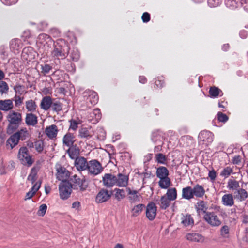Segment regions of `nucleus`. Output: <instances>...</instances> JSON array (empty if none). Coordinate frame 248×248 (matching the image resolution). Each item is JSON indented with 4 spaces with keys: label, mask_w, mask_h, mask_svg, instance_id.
<instances>
[{
    "label": "nucleus",
    "mask_w": 248,
    "mask_h": 248,
    "mask_svg": "<svg viewBox=\"0 0 248 248\" xmlns=\"http://www.w3.org/2000/svg\"><path fill=\"white\" fill-rule=\"evenodd\" d=\"M226 186L229 190L233 192L234 199L239 202L244 201L248 197V192L245 189L240 187L239 181L235 179H229Z\"/></svg>",
    "instance_id": "nucleus-1"
},
{
    "label": "nucleus",
    "mask_w": 248,
    "mask_h": 248,
    "mask_svg": "<svg viewBox=\"0 0 248 248\" xmlns=\"http://www.w3.org/2000/svg\"><path fill=\"white\" fill-rule=\"evenodd\" d=\"M8 124L6 131L8 134H12L21 125L22 119L21 113L14 110L10 111L6 116Z\"/></svg>",
    "instance_id": "nucleus-2"
},
{
    "label": "nucleus",
    "mask_w": 248,
    "mask_h": 248,
    "mask_svg": "<svg viewBox=\"0 0 248 248\" xmlns=\"http://www.w3.org/2000/svg\"><path fill=\"white\" fill-rule=\"evenodd\" d=\"M54 49L51 52V56L55 58L64 59L67 56L69 47L62 39H59L54 42Z\"/></svg>",
    "instance_id": "nucleus-3"
},
{
    "label": "nucleus",
    "mask_w": 248,
    "mask_h": 248,
    "mask_svg": "<svg viewBox=\"0 0 248 248\" xmlns=\"http://www.w3.org/2000/svg\"><path fill=\"white\" fill-rule=\"evenodd\" d=\"M38 170L39 169L38 167H33L31 169V173L28 176V180L30 181L33 185L31 188V189L26 193L25 199L26 200L31 199L40 187L41 182H36L35 183L36 180V176Z\"/></svg>",
    "instance_id": "nucleus-4"
},
{
    "label": "nucleus",
    "mask_w": 248,
    "mask_h": 248,
    "mask_svg": "<svg viewBox=\"0 0 248 248\" xmlns=\"http://www.w3.org/2000/svg\"><path fill=\"white\" fill-rule=\"evenodd\" d=\"M69 181L72 188L74 190L82 192L85 191L88 187V183L85 178L81 179L76 174L72 175Z\"/></svg>",
    "instance_id": "nucleus-5"
},
{
    "label": "nucleus",
    "mask_w": 248,
    "mask_h": 248,
    "mask_svg": "<svg viewBox=\"0 0 248 248\" xmlns=\"http://www.w3.org/2000/svg\"><path fill=\"white\" fill-rule=\"evenodd\" d=\"M87 170L89 174L96 176L103 171V167L98 160L93 159L88 161Z\"/></svg>",
    "instance_id": "nucleus-6"
},
{
    "label": "nucleus",
    "mask_w": 248,
    "mask_h": 248,
    "mask_svg": "<svg viewBox=\"0 0 248 248\" xmlns=\"http://www.w3.org/2000/svg\"><path fill=\"white\" fill-rule=\"evenodd\" d=\"M72 186L69 181L61 182L59 186V195L60 198L63 200H67L70 197Z\"/></svg>",
    "instance_id": "nucleus-7"
},
{
    "label": "nucleus",
    "mask_w": 248,
    "mask_h": 248,
    "mask_svg": "<svg viewBox=\"0 0 248 248\" xmlns=\"http://www.w3.org/2000/svg\"><path fill=\"white\" fill-rule=\"evenodd\" d=\"M18 158L24 165L31 166L33 162L26 147H22L19 149Z\"/></svg>",
    "instance_id": "nucleus-8"
},
{
    "label": "nucleus",
    "mask_w": 248,
    "mask_h": 248,
    "mask_svg": "<svg viewBox=\"0 0 248 248\" xmlns=\"http://www.w3.org/2000/svg\"><path fill=\"white\" fill-rule=\"evenodd\" d=\"M213 140L214 134L209 131H202L198 135L199 143L204 145L205 147L210 145L213 142Z\"/></svg>",
    "instance_id": "nucleus-9"
},
{
    "label": "nucleus",
    "mask_w": 248,
    "mask_h": 248,
    "mask_svg": "<svg viewBox=\"0 0 248 248\" xmlns=\"http://www.w3.org/2000/svg\"><path fill=\"white\" fill-rule=\"evenodd\" d=\"M203 218L212 227H218L221 224V221L214 212H207L204 215Z\"/></svg>",
    "instance_id": "nucleus-10"
},
{
    "label": "nucleus",
    "mask_w": 248,
    "mask_h": 248,
    "mask_svg": "<svg viewBox=\"0 0 248 248\" xmlns=\"http://www.w3.org/2000/svg\"><path fill=\"white\" fill-rule=\"evenodd\" d=\"M145 215L149 221L154 220L156 216L157 207L153 202H148L146 206H145Z\"/></svg>",
    "instance_id": "nucleus-11"
},
{
    "label": "nucleus",
    "mask_w": 248,
    "mask_h": 248,
    "mask_svg": "<svg viewBox=\"0 0 248 248\" xmlns=\"http://www.w3.org/2000/svg\"><path fill=\"white\" fill-rule=\"evenodd\" d=\"M56 178L62 182L67 181V179L70 177V172L67 169L61 166L58 165L56 167Z\"/></svg>",
    "instance_id": "nucleus-12"
},
{
    "label": "nucleus",
    "mask_w": 248,
    "mask_h": 248,
    "mask_svg": "<svg viewBox=\"0 0 248 248\" xmlns=\"http://www.w3.org/2000/svg\"><path fill=\"white\" fill-rule=\"evenodd\" d=\"M126 190L127 192V198L131 204H134L140 201V194L138 191L132 190L129 187H127Z\"/></svg>",
    "instance_id": "nucleus-13"
},
{
    "label": "nucleus",
    "mask_w": 248,
    "mask_h": 248,
    "mask_svg": "<svg viewBox=\"0 0 248 248\" xmlns=\"http://www.w3.org/2000/svg\"><path fill=\"white\" fill-rule=\"evenodd\" d=\"M111 192L108 190L102 189L96 196L95 201L97 203H103L108 201L111 197Z\"/></svg>",
    "instance_id": "nucleus-14"
},
{
    "label": "nucleus",
    "mask_w": 248,
    "mask_h": 248,
    "mask_svg": "<svg viewBox=\"0 0 248 248\" xmlns=\"http://www.w3.org/2000/svg\"><path fill=\"white\" fill-rule=\"evenodd\" d=\"M116 176L111 173H105L102 178L103 185L107 187H112L116 185Z\"/></svg>",
    "instance_id": "nucleus-15"
},
{
    "label": "nucleus",
    "mask_w": 248,
    "mask_h": 248,
    "mask_svg": "<svg viewBox=\"0 0 248 248\" xmlns=\"http://www.w3.org/2000/svg\"><path fill=\"white\" fill-rule=\"evenodd\" d=\"M54 42L48 35L45 33H41L39 34L37 37V43L43 45L44 46H47L49 47L53 44Z\"/></svg>",
    "instance_id": "nucleus-16"
},
{
    "label": "nucleus",
    "mask_w": 248,
    "mask_h": 248,
    "mask_svg": "<svg viewBox=\"0 0 248 248\" xmlns=\"http://www.w3.org/2000/svg\"><path fill=\"white\" fill-rule=\"evenodd\" d=\"M74 165L76 169L79 171L87 170L88 162L84 157H79L75 160Z\"/></svg>",
    "instance_id": "nucleus-17"
},
{
    "label": "nucleus",
    "mask_w": 248,
    "mask_h": 248,
    "mask_svg": "<svg viewBox=\"0 0 248 248\" xmlns=\"http://www.w3.org/2000/svg\"><path fill=\"white\" fill-rule=\"evenodd\" d=\"M84 97H87V100L92 105H95L98 101L99 98L96 92L92 90H86L83 93Z\"/></svg>",
    "instance_id": "nucleus-18"
},
{
    "label": "nucleus",
    "mask_w": 248,
    "mask_h": 248,
    "mask_svg": "<svg viewBox=\"0 0 248 248\" xmlns=\"http://www.w3.org/2000/svg\"><path fill=\"white\" fill-rule=\"evenodd\" d=\"M186 239L192 242L203 243L205 238L201 234L196 232H189L186 235Z\"/></svg>",
    "instance_id": "nucleus-19"
},
{
    "label": "nucleus",
    "mask_w": 248,
    "mask_h": 248,
    "mask_svg": "<svg viewBox=\"0 0 248 248\" xmlns=\"http://www.w3.org/2000/svg\"><path fill=\"white\" fill-rule=\"evenodd\" d=\"M89 121L93 124L97 123L101 118V113L99 108H95L90 112L87 116Z\"/></svg>",
    "instance_id": "nucleus-20"
},
{
    "label": "nucleus",
    "mask_w": 248,
    "mask_h": 248,
    "mask_svg": "<svg viewBox=\"0 0 248 248\" xmlns=\"http://www.w3.org/2000/svg\"><path fill=\"white\" fill-rule=\"evenodd\" d=\"M116 185L119 187H126L128 185V176L119 173L116 176Z\"/></svg>",
    "instance_id": "nucleus-21"
},
{
    "label": "nucleus",
    "mask_w": 248,
    "mask_h": 248,
    "mask_svg": "<svg viewBox=\"0 0 248 248\" xmlns=\"http://www.w3.org/2000/svg\"><path fill=\"white\" fill-rule=\"evenodd\" d=\"M10 50L15 54L19 52L20 49L22 48L21 41L19 39H13L10 42Z\"/></svg>",
    "instance_id": "nucleus-22"
},
{
    "label": "nucleus",
    "mask_w": 248,
    "mask_h": 248,
    "mask_svg": "<svg viewBox=\"0 0 248 248\" xmlns=\"http://www.w3.org/2000/svg\"><path fill=\"white\" fill-rule=\"evenodd\" d=\"M25 121L27 125L34 126L38 123V117L33 113H27Z\"/></svg>",
    "instance_id": "nucleus-23"
},
{
    "label": "nucleus",
    "mask_w": 248,
    "mask_h": 248,
    "mask_svg": "<svg viewBox=\"0 0 248 248\" xmlns=\"http://www.w3.org/2000/svg\"><path fill=\"white\" fill-rule=\"evenodd\" d=\"M68 147L69 148L66 152L71 159L75 160L79 157L80 150L77 145H74Z\"/></svg>",
    "instance_id": "nucleus-24"
},
{
    "label": "nucleus",
    "mask_w": 248,
    "mask_h": 248,
    "mask_svg": "<svg viewBox=\"0 0 248 248\" xmlns=\"http://www.w3.org/2000/svg\"><path fill=\"white\" fill-rule=\"evenodd\" d=\"M233 195L231 193H227L224 194L221 199V202L225 206L231 207L234 203L233 199Z\"/></svg>",
    "instance_id": "nucleus-25"
},
{
    "label": "nucleus",
    "mask_w": 248,
    "mask_h": 248,
    "mask_svg": "<svg viewBox=\"0 0 248 248\" xmlns=\"http://www.w3.org/2000/svg\"><path fill=\"white\" fill-rule=\"evenodd\" d=\"M145 208V204L140 203L132 207L131 209L132 217H137L140 215Z\"/></svg>",
    "instance_id": "nucleus-26"
},
{
    "label": "nucleus",
    "mask_w": 248,
    "mask_h": 248,
    "mask_svg": "<svg viewBox=\"0 0 248 248\" xmlns=\"http://www.w3.org/2000/svg\"><path fill=\"white\" fill-rule=\"evenodd\" d=\"M194 197L197 198L202 197L205 193L204 187L199 184H196L192 187Z\"/></svg>",
    "instance_id": "nucleus-27"
},
{
    "label": "nucleus",
    "mask_w": 248,
    "mask_h": 248,
    "mask_svg": "<svg viewBox=\"0 0 248 248\" xmlns=\"http://www.w3.org/2000/svg\"><path fill=\"white\" fill-rule=\"evenodd\" d=\"M13 101L11 99L0 100V110L8 111L13 108Z\"/></svg>",
    "instance_id": "nucleus-28"
},
{
    "label": "nucleus",
    "mask_w": 248,
    "mask_h": 248,
    "mask_svg": "<svg viewBox=\"0 0 248 248\" xmlns=\"http://www.w3.org/2000/svg\"><path fill=\"white\" fill-rule=\"evenodd\" d=\"M19 140H25L30 136V134L26 127H22L14 132Z\"/></svg>",
    "instance_id": "nucleus-29"
},
{
    "label": "nucleus",
    "mask_w": 248,
    "mask_h": 248,
    "mask_svg": "<svg viewBox=\"0 0 248 248\" xmlns=\"http://www.w3.org/2000/svg\"><path fill=\"white\" fill-rule=\"evenodd\" d=\"M75 136L73 134L68 132L63 137L62 141L64 145L67 147L74 145L75 141Z\"/></svg>",
    "instance_id": "nucleus-30"
},
{
    "label": "nucleus",
    "mask_w": 248,
    "mask_h": 248,
    "mask_svg": "<svg viewBox=\"0 0 248 248\" xmlns=\"http://www.w3.org/2000/svg\"><path fill=\"white\" fill-rule=\"evenodd\" d=\"M52 103L51 97L49 96H46L42 98L40 103V107L44 110H48L50 108Z\"/></svg>",
    "instance_id": "nucleus-31"
},
{
    "label": "nucleus",
    "mask_w": 248,
    "mask_h": 248,
    "mask_svg": "<svg viewBox=\"0 0 248 248\" xmlns=\"http://www.w3.org/2000/svg\"><path fill=\"white\" fill-rule=\"evenodd\" d=\"M182 197L186 200H191L194 198L192 187L187 186L183 188L182 190Z\"/></svg>",
    "instance_id": "nucleus-32"
},
{
    "label": "nucleus",
    "mask_w": 248,
    "mask_h": 248,
    "mask_svg": "<svg viewBox=\"0 0 248 248\" xmlns=\"http://www.w3.org/2000/svg\"><path fill=\"white\" fill-rule=\"evenodd\" d=\"M11 135V136L7 140L6 145L11 149H13L18 144L19 140L14 132Z\"/></svg>",
    "instance_id": "nucleus-33"
},
{
    "label": "nucleus",
    "mask_w": 248,
    "mask_h": 248,
    "mask_svg": "<svg viewBox=\"0 0 248 248\" xmlns=\"http://www.w3.org/2000/svg\"><path fill=\"white\" fill-rule=\"evenodd\" d=\"M33 48L31 47H25L22 50V56L26 60L31 61L33 58Z\"/></svg>",
    "instance_id": "nucleus-34"
},
{
    "label": "nucleus",
    "mask_w": 248,
    "mask_h": 248,
    "mask_svg": "<svg viewBox=\"0 0 248 248\" xmlns=\"http://www.w3.org/2000/svg\"><path fill=\"white\" fill-rule=\"evenodd\" d=\"M46 135L50 138L53 139L56 137L58 133L57 127L56 125L53 124L46 129Z\"/></svg>",
    "instance_id": "nucleus-35"
},
{
    "label": "nucleus",
    "mask_w": 248,
    "mask_h": 248,
    "mask_svg": "<svg viewBox=\"0 0 248 248\" xmlns=\"http://www.w3.org/2000/svg\"><path fill=\"white\" fill-rule=\"evenodd\" d=\"M156 174L159 179L167 177L169 176V170L166 167L160 166L157 168Z\"/></svg>",
    "instance_id": "nucleus-36"
},
{
    "label": "nucleus",
    "mask_w": 248,
    "mask_h": 248,
    "mask_svg": "<svg viewBox=\"0 0 248 248\" xmlns=\"http://www.w3.org/2000/svg\"><path fill=\"white\" fill-rule=\"evenodd\" d=\"M209 93L211 98H217L218 96H222L223 95L222 91L218 87L215 86L210 88Z\"/></svg>",
    "instance_id": "nucleus-37"
},
{
    "label": "nucleus",
    "mask_w": 248,
    "mask_h": 248,
    "mask_svg": "<svg viewBox=\"0 0 248 248\" xmlns=\"http://www.w3.org/2000/svg\"><path fill=\"white\" fill-rule=\"evenodd\" d=\"M159 187L161 189H167L171 185V181L169 177L160 178L158 182Z\"/></svg>",
    "instance_id": "nucleus-38"
},
{
    "label": "nucleus",
    "mask_w": 248,
    "mask_h": 248,
    "mask_svg": "<svg viewBox=\"0 0 248 248\" xmlns=\"http://www.w3.org/2000/svg\"><path fill=\"white\" fill-rule=\"evenodd\" d=\"M25 105L27 110L28 111L30 112V113H33L36 111L37 106L34 100L30 99L26 101L25 102Z\"/></svg>",
    "instance_id": "nucleus-39"
},
{
    "label": "nucleus",
    "mask_w": 248,
    "mask_h": 248,
    "mask_svg": "<svg viewBox=\"0 0 248 248\" xmlns=\"http://www.w3.org/2000/svg\"><path fill=\"white\" fill-rule=\"evenodd\" d=\"M194 220L191 216L189 214H187L186 216H183L181 218V223L185 226L187 227L190 225L194 224Z\"/></svg>",
    "instance_id": "nucleus-40"
},
{
    "label": "nucleus",
    "mask_w": 248,
    "mask_h": 248,
    "mask_svg": "<svg viewBox=\"0 0 248 248\" xmlns=\"http://www.w3.org/2000/svg\"><path fill=\"white\" fill-rule=\"evenodd\" d=\"M170 201L165 195L161 196L158 203L160 209L163 210L166 209L170 205Z\"/></svg>",
    "instance_id": "nucleus-41"
},
{
    "label": "nucleus",
    "mask_w": 248,
    "mask_h": 248,
    "mask_svg": "<svg viewBox=\"0 0 248 248\" xmlns=\"http://www.w3.org/2000/svg\"><path fill=\"white\" fill-rule=\"evenodd\" d=\"M233 168L230 166H227L224 167L220 172V176L223 177L224 179L227 178L229 176L233 174Z\"/></svg>",
    "instance_id": "nucleus-42"
},
{
    "label": "nucleus",
    "mask_w": 248,
    "mask_h": 248,
    "mask_svg": "<svg viewBox=\"0 0 248 248\" xmlns=\"http://www.w3.org/2000/svg\"><path fill=\"white\" fill-rule=\"evenodd\" d=\"M177 190L175 188L173 187L168 189L165 196L171 201L177 198Z\"/></svg>",
    "instance_id": "nucleus-43"
},
{
    "label": "nucleus",
    "mask_w": 248,
    "mask_h": 248,
    "mask_svg": "<svg viewBox=\"0 0 248 248\" xmlns=\"http://www.w3.org/2000/svg\"><path fill=\"white\" fill-rule=\"evenodd\" d=\"M196 209L198 214L203 212L205 215L208 212L206 203L203 201H201L197 203Z\"/></svg>",
    "instance_id": "nucleus-44"
},
{
    "label": "nucleus",
    "mask_w": 248,
    "mask_h": 248,
    "mask_svg": "<svg viewBox=\"0 0 248 248\" xmlns=\"http://www.w3.org/2000/svg\"><path fill=\"white\" fill-rule=\"evenodd\" d=\"M78 136L81 138L90 139L92 135L87 128L82 127L79 130Z\"/></svg>",
    "instance_id": "nucleus-45"
},
{
    "label": "nucleus",
    "mask_w": 248,
    "mask_h": 248,
    "mask_svg": "<svg viewBox=\"0 0 248 248\" xmlns=\"http://www.w3.org/2000/svg\"><path fill=\"white\" fill-rule=\"evenodd\" d=\"M155 161L159 164H166L167 158L164 154L162 153H158L155 155Z\"/></svg>",
    "instance_id": "nucleus-46"
},
{
    "label": "nucleus",
    "mask_w": 248,
    "mask_h": 248,
    "mask_svg": "<svg viewBox=\"0 0 248 248\" xmlns=\"http://www.w3.org/2000/svg\"><path fill=\"white\" fill-rule=\"evenodd\" d=\"M114 191H115V197L118 201H120L125 197V192L124 189L115 188Z\"/></svg>",
    "instance_id": "nucleus-47"
},
{
    "label": "nucleus",
    "mask_w": 248,
    "mask_h": 248,
    "mask_svg": "<svg viewBox=\"0 0 248 248\" xmlns=\"http://www.w3.org/2000/svg\"><path fill=\"white\" fill-rule=\"evenodd\" d=\"M40 67L41 70V72L43 75H46L48 74L52 69V66L51 65L46 63L40 64Z\"/></svg>",
    "instance_id": "nucleus-48"
},
{
    "label": "nucleus",
    "mask_w": 248,
    "mask_h": 248,
    "mask_svg": "<svg viewBox=\"0 0 248 248\" xmlns=\"http://www.w3.org/2000/svg\"><path fill=\"white\" fill-rule=\"evenodd\" d=\"M51 107L53 111L59 112L62 110V105L60 102L56 101L52 102Z\"/></svg>",
    "instance_id": "nucleus-49"
},
{
    "label": "nucleus",
    "mask_w": 248,
    "mask_h": 248,
    "mask_svg": "<svg viewBox=\"0 0 248 248\" xmlns=\"http://www.w3.org/2000/svg\"><path fill=\"white\" fill-rule=\"evenodd\" d=\"M220 235L224 238L229 237V227L227 225H224L220 229Z\"/></svg>",
    "instance_id": "nucleus-50"
},
{
    "label": "nucleus",
    "mask_w": 248,
    "mask_h": 248,
    "mask_svg": "<svg viewBox=\"0 0 248 248\" xmlns=\"http://www.w3.org/2000/svg\"><path fill=\"white\" fill-rule=\"evenodd\" d=\"M9 87L7 83L4 81H0V93L6 94L8 93Z\"/></svg>",
    "instance_id": "nucleus-51"
},
{
    "label": "nucleus",
    "mask_w": 248,
    "mask_h": 248,
    "mask_svg": "<svg viewBox=\"0 0 248 248\" xmlns=\"http://www.w3.org/2000/svg\"><path fill=\"white\" fill-rule=\"evenodd\" d=\"M79 56V52L77 49H74L70 54V57L73 61H77Z\"/></svg>",
    "instance_id": "nucleus-52"
},
{
    "label": "nucleus",
    "mask_w": 248,
    "mask_h": 248,
    "mask_svg": "<svg viewBox=\"0 0 248 248\" xmlns=\"http://www.w3.org/2000/svg\"><path fill=\"white\" fill-rule=\"evenodd\" d=\"M34 146L36 150L38 152L41 153L44 150V142L42 140H37L34 142Z\"/></svg>",
    "instance_id": "nucleus-53"
},
{
    "label": "nucleus",
    "mask_w": 248,
    "mask_h": 248,
    "mask_svg": "<svg viewBox=\"0 0 248 248\" xmlns=\"http://www.w3.org/2000/svg\"><path fill=\"white\" fill-rule=\"evenodd\" d=\"M24 87L23 85H16L14 87V90L16 92V95H21L24 93Z\"/></svg>",
    "instance_id": "nucleus-54"
},
{
    "label": "nucleus",
    "mask_w": 248,
    "mask_h": 248,
    "mask_svg": "<svg viewBox=\"0 0 248 248\" xmlns=\"http://www.w3.org/2000/svg\"><path fill=\"white\" fill-rule=\"evenodd\" d=\"M69 123L70 126L69 128V130H72L73 131H76L78 128V125L79 124V123L74 119L69 120Z\"/></svg>",
    "instance_id": "nucleus-55"
},
{
    "label": "nucleus",
    "mask_w": 248,
    "mask_h": 248,
    "mask_svg": "<svg viewBox=\"0 0 248 248\" xmlns=\"http://www.w3.org/2000/svg\"><path fill=\"white\" fill-rule=\"evenodd\" d=\"M217 119L219 122L225 123L228 120V117L226 114L221 112H218L217 114Z\"/></svg>",
    "instance_id": "nucleus-56"
},
{
    "label": "nucleus",
    "mask_w": 248,
    "mask_h": 248,
    "mask_svg": "<svg viewBox=\"0 0 248 248\" xmlns=\"http://www.w3.org/2000/svg\"><path fill=\"white\" fill-rule=\"evenodd\" d=\"M47 210V206L46 204H41L39 208L37 214L40 216H44Z\"/></svg>",
    "instance_id": "nucleus-57"
},
{
    "label": "nucleus",
    "mask_w": 248,
    "mask_h": 248,
    "mask_svg": "<svg viewBox=\"0 0 248 248\" xmlns=\"http://www.w3.org/2000/svg\"><path fill=\"white\" fill-rule=\"evenodd\" d=\"M160 138L161 136L158 132H154L152 133L151 140L154 143H157V142L160 140Z\"/></svg>",
    "instance_id": "nucleus-58"
},
{
    "label": "nucleus",
    "mask_w": 248,
    "mask_h": 248,
    "mask_svg": "<svg viewBox=\"0 0 248 248\" xmlns=\"http://www.w3.org/2000/svg\"><path fill=\"white\" fill-rule=\"evenodd\" d=\"M14 99L15 106L18 107L22 104L24 97H21L19 95H15Z\"/></svg>",
    "instance_id": "nucleus-59"
},
{
    "label": "nucleus",
    "mask_w": 248,
    "mask_h": 248,
    "mask_svg": "<svg viewBox=\"0 0 248 248\" xmlns=\"http://www.w3.org/2000/svg\"><path fill=\"white\" fill-rule=\"evenodd\" d=\"M208 176L212 182H214L217 177V172L214 169H212L208 172Z\"/></svg>",
    "instance_id": "nucleus-60"
},
{
    "label": "nucleus",
    "mask_w": 248,
    "mask_h": 248,
    "mask_svg": "<svg viewBox=\"0 0 248 248\" xmlns=\"http://www.w3.org/2000/svg\"><path fill=\"white\" fill-rule=\"evenodd\" d=\"M142 20L144 23H147L150 20V15L147 12H144L142 16Z\"/></svg>",
    "instance_id": "nucleus-61"
},
{
    "label": "nucleus",
    "mask_w": 248,
    "mask_h": 248,
    "mask_svg": "<svg viewBox=\"0 0 248 248\" xmlns=\"http://www.w3.org/2000/svg\"><path fill=\"white\" fill-rule=\"evenodd\" d=\"M241 162V157L240 155H235L232 159L233 164L239 165Z\"/></svg>",
    "instance_id": "nucleus-62"
},
{
    "label": "nucleus",
    "mask_w": 248,
    "mask_h": 248,
    "mask_svg": "<svg viewBox=\"0 0 248 248\" xmlns=\"http://www.w3.org/2000/svg\"><path fill=\"white\" fill-rule=\"evenodd\" d=\"M235 1L231 0H227L225 1V5L227 7H229L230 8H233L235 6Z\"/></svg>",
    "instance_id": "nucleus-63"
},
{
    "label": "nucleus",
    "mask_w": 248,
    "mask_h": 248,
    "mask_svg": "<svg viewBox=\"0 0 248 248\" xmlns=\"http://www.w3.org/2000/svg\"><path fill=\"white\" fill-rule=\"evenodd\" d=\"M2 3L6 5L14 4L17 1V0H0Z\"/></svg>",
    "instance_id": "nucleus-64"
}]
</instances>
